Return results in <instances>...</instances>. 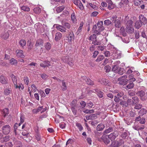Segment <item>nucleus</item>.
Returning <instances> with one entry per match:
<instances>
[{
	"instance_id": "obj_25",
	"label": "nucleus",
	"mask_w": 147,
	"mask_h": 147,
	"mask_svg": "<svg viewBox=\"0 0 147 147\" xmlns=\"http://www.w3.org/2000/svg\"><path fill=\"white\" fill-rule=\"evenodd\" d=\"M2 113L4 117H5L9 113V111L7 108H5L3 109L2 111Z\"/></svg>"
},
{
	"instance_id": "obj_17",
	"label": "nucleus",
	"mask_w": 147,
	"mask_h": 147,
	"mask_svg": "<svg viewBox=\"0 0 147 147\" xmlns=\"http://www.w3.org/2000/svg\"><path fill=\"white\" fill-rule=\"evenodd\" d=\"M123 103H124V102H123ZM125 104L124 105V106L125 107L127 106L128 105H134V103L132 101L131 99H128L127 102V103L126 102H125Z\"/></svg>"
},
{
	"instance_id": "obj_3",
	"label": "nucleus",
	"mask_w": 147,
	"mask_h": 147,
	"mask_svg": "<svg viewBox=\"0 0 147 147\" xmlns=\"http://www.w3.org/2000/svg\"><path fill=\"white\" fill-rule=\"evenodd\" d=\"M137 94L140 97L142 101L145 100V93L143 91H138L137 93Z\"/></svg>"
},
{
	"instance_id": "obj_61",
	"label": "nucleus",
	"mask_w": 147,
	"mask_h": 147,
	"mask_svg": "<svg viewBox=\"0 0 147 147\" xmlns=\"http://www.w3.org/2000/svg\"><path fill=\"white\" fill-rule=\"evenodd\" d=\"M13 146V144L11 142L6 143L5 144L6 147H12Z\"/></svg>"
},
{
	"instance_id": "obj_45",
	"label": "nucleus",
	"mask_w": 147,
	"mask_h": 147,
	"mask_svg": "<svg viewBox=\"0 0 147 147\" xmlns=\"http://www.w3.org/2000/svg\"><path fill=\"white\" fill-rule=\"evenodd\" d=\"M142 0H135L134 1V3L135 5L138 6L141 3Z\"/></svg>"
},
{
	"instance_id": "obj_19",
	"label": "nucleus",
	"mask_w": 147,
	"mask_h": 147,
	"mask_svg": "<svg viewBox=\"0 0 147 147\" xmlns=\"http://www.w3.org/2000/svg\"><path fill=\"white\" fill-rule=\"evenodd\" d=\"M126 31L129 33H132L134 32V28L133 26L126 27Z\"/></svg>"
},
{
	"instance_id": "obj_56",
	"label": "nucleus",
	"mask_w": 147,
	"mask_h": 147,
	"mask_svg": "<svg viewBox=\"0 0 147 147\" xmlns=\"http://www.w3.org/2000/svg\"><path fill=\"white\" fill-rule=\"evenodd\" d=\"M24 80L25 84L26 85H28L29 82L28 78L27 76L24 77Z\"/></svg>"
},
{
	"instance_id": "obj_46",
	"label": "nucleus",
	"mask_w": 147,
	"mask_h": 147,
	"mask_svg": "<svg viewBox=\"0 0 147 147\" xmlns=\"http://www.w3.org/2000/svg\"><path fill=\"white\" fill-rule=\"evenodd\" d=\"M95 91L97 92V94L100 98H102L103 97L102 92L99 91H98L97 89H95Z\"/></svg>"
},
{
	"instance_id": "obj_62",
	"label": "nucleus",
	"mask_w": 147,
	"mask_h": 147,
	"mask_svg": "<svg viewBox=\"0 0 147 147\" xmlns=\"http://www.w3.org/2000/svg\"><path fill=\"white\" fill-rule=\"evenodd\" d=\"M77 6L81 10H83L84 9V6L81 2Z\"/></svg>"
},
{
	"instance_id": "obj_20",
	"label": "nucleus",
	"mask_w": 147,
	"mask_h": 147,
	"mask_svg": "<svg viewBox=\"0 0 147 147\" xmlns=\"http://www.w3.org/2000/svg\"><path fill=\"white\" fill-rule=\"evenodd\" d=\"M105 128V126L102 123L99 124L97 126L96 129L98 131H101L102 130Z\"/></svg>"
},
{
	"instance_id": "obj_16",
	"label": "nucleus",
	"mask_w": 147,
	"mask_h": 147,
	"mask_svg": "<svg viewBox=\"0 0 147 147\" xmlns=\"http://www.w3.org/2000/svg\"><path fill=\"white\" fill-rule=\"evenodd\" d=\"M12 92V89L11 88H7L5 89L4 91V94L5 95H8Z\"/></svg>"
},
{
	"instance_id": "obj_58",
	"label": "nucleus",
	"mask_w": 147,
	"mask_h": 147,
	"mask_svg": "<svg viewBox=\"0 0 147 147\" xmlns=\"http://www.w3.org/2000/svg\"><path fill=\"white\" fill-rule=\"evenodd\" d=\"M113 130V129L112 127H109L108 129L105 130L104 132L105 134H108L110 132H111Z\"/></svg>"
},
{
	"instance_id": "obj_37",
	"label": "nucleus",
	"mask_w": 147,
	"mask_h": 147,
	"mask_svg": "<svg viewBox=\"0 0 147 147\" xmlns=\"http://www.w3.org/2000/svg\"><path fill=\"white\" fill-rule=\"evenodd\" d=\"M108 1H109V2H110L109 4L108 7V8L110 10L113 9L114 8V5L111 3V1L110 0H108Z\"/></svg>"
},
{
	"instance_id": "obj_24",
	"label": "nucleus",
	"mask_w": 147,
	"mask_h": 147,
	"mask_svg": "<svg viewBox=\"0 0 147 147\" xmlns=\"http://www.w3.org/2000/svg\"><path fill=\"white\" fill-rule=\"evenodd\" d=\"M15 86L16 88H18L19 89L23 90L24 88L23 85L21 83L17 84Z\"/></svg>"
},
{
	"instance_id": "obj_1",
	"label": "nucleus",
	"mask_w": 147,
	"mask_h": 147,
	"mask_svg": "<svg viewBox=\"0 0 147 147\" xmlns=\"http://www.w3.org/2000/svg\"><path fill=\"white\" fill-rule=\"evenodd\" d=\"M127 76H124L121 77L118 79L119 84L122 85H124L126 84L128 80L126 79Z\"/></svg>"
},
{
	"instance_id": "obj_22",
	"label": "nucleus",
	"mask_w": 147,
	"mask_h": 147,
	"mask_svg": "<svg viewBox=\"0 0 147 147\" xmlns=\"http://www.w3.org/2000/svg\"><path fill=\"white\" fill-rule=\"evenodd\" d=\"M43 43V41L41 39H38L35 45L36 47H40L42 45Z\"/></svg>"
},
{
	"instance_id": "obj_6",
	"label": "nucleus",
	"mask_w": 147,
	"mask_h": 147,
	"mask_svg": "<svg viewBox=\"0 0 147 147\" xmlns=\"http://www.w3.org/2000/svg\"><path fill=\"white\" fill-rule=\"evenodd\" d=\"M68 40V42L71 43L72 40L74 39V36L73 33L72 32H70L69 33L67 37Z\"/></svg>"
},
{
	"instance_id": "obj_36",
	"label": "nucleus",
	"mask_w": 147,
	"mask_h": 147,
	"mask_svg": "<svg viewBox=\"0 0 147 147\" xmlns=\"http://www.w3.org/2000/svg\"><path fill=\"white\" fill-rule=\"evenodd\" d=\"M20 46L23 47L26 45V41L24 40H21L19 42Z\"/></svg>"
},
{
	"instance_id": "obj_11",
	"label": "nucleus",
	"mask_w": 147,
	"mask_h": 147,
	"mask_svg": "<svg viewBox=\"0 0 147 147\" xmlns=\"http://www.w3.org/2000/svg\"><path fill=\"white\" fill-rule=\"evenodd\" d=\"M9 36V34L7 31L2 33L1 35V37L4 39H7L8 38Z\"/></svg>"
},
{
	"instance_id": "obj_21",
	"label": "nucleus",
	"mask_w": 147,
	"mask_h": 147,
	"mask_svg": "<svg viewBox=\"0 0 147 147\" xmlns=\"http://www.w3.org/2000/svg\"><path fill=\"white\" fill-rule=\"evenodd\" d=\"M61 34L60 32H57L56 33L55 35V40L57 41H58L61 39Z\"/></svg>"
},
{
	"instance_id": "obj_30",
	"label": "nucleus",
	"mask_w": 147,
	"mask_h": 147,
	"mask_svg": "<svg viewBox=\"0 0 147 147\" xmlns=\"http://www.w3.org/2000/svg\"><path fill=\"white\" fill-rule=\"evenodd\" d=\"M112 147H119L120 146V144L118 141H116L112 143L111 144Z\"/></svg>"
},
{
	"instance_id": "obj_60",
	"label": "nucleus",
	"mask_w": 147,
	"mask_h": 147,
	"mask_svg": "<svg viewBox=\"0 0 147 147\" xmlns=\"http://www.w3.org/2000/svg\"><path fill=\"white\" fill-rule=\"evenodd\" d=\"M15 144H17V145L15 147H22V143L20 141H17L16 142Z\"/></svg>"
},
{
	"instance_id": "obj_10",
	"label": "nucleus",
	"mask_w": 147,
	"mask_h": 147,
	"mask_svg": "<svg viewBox=\"0 0 147 147\" xmlns=\"http://www.w3.org/2000/svg\"><path fill=\"white\" fill-rule=\"evenodd\" d=\"M67 84L66 83V81L65 80L62 81V85L61 88L63 91H65L67 90Z\"/></svg>"
},
{
	"instance_id": "obj_8",
	"label": "nucleus",
	"mask_w": 147,
	"mask_h": 147,
	"mask_svg": "<svg viewBox=\"0 0 147 147\" xmlns=\"http://www.w3.org/2000/svg\"><path fill=\"white\" fill-rule=\"evenodd\" d=\"M97 25L98 26L97 28H98L99 31H102L104 30V28L103 26V22L102 21H100L98 22L97 24Z\"/></svg>"
},
{
	"instance_id": "obj_42",
	"label": "nucleus",
	"mask_w": 147,
	"mask_h": 147,
	"mask_svg": "<svg viewBox=\"0 0 147 147\" xmlns=\"http://www.w3.org/2000/svg\"><path fill=\"white\" fill-rule=\"evenodd\" d=\"M119 68L118 65H115L113 67L112 70L114 72L116 73Z\"/></svg>"
},
{
	"instance_id": "obj_41",
	"label": "nucleus",
	"mask_w": 147,
	"mask_h": 147,
	"mask_svg": "<svg viewBox=\"0 0 147 147\" xmlns=\"http://www.w3.org/2000/svg\"><path fill=\"white\" fill-rule=\"evenodd\" d=\"M63 26L65 28V29H69L71 27V25L70 24L68 23H65L63 24Z\"/></svg>"
},
{
	"instance_id": "obj_27",
	"label": "nucleus",
	"mask_w": 147,
	"mask_h": 147,
	"mask_svg": "<svg viewBox=\"0 0 147 147\" xmlns=\"http://www.w3.org/2000/svg\"><path fill=\"white\" fill-rule=\"evenodd\" d=\"M146 110L144 109H142L139 111V113L140 115H143L147 113Z\"/></svg>"
},
{
	"instance_id": "obj_29",
	"label": "nucleus",
	"mask_w": 147,
	"mask_h": 147,
	"mask_svg": "<svg viewBox=\"0 0 147 147\" xmlns=\"http://www.w3.org/2000/svg\"><path fill=\"white\" fill-rule=\"evenodd\" d=\"M116 58H120L121 55V53L120 51H116L115 54Z\"/></svg>"
},
{
	"instance_id": "obj_55",
	"label": "nucleus",
	"mask_w": 147,
	"mask_h": 147,
	"mask_svg": "<svg viewBox=\"0 0 147 147\" xmlns=\"http://www.w3.org/2000/svg\"><path fill=\"white\" fill-rule=\"evenodd\" d=\"M92 44H94V45H98L101 44V42L100 41H98L96 40L92 41Z\"/></svg>"
},
{
	"instance_id": "obj_63",
	"label": "nucleus",
	"mask_w": 147,
	"mask_h": 147,
	"mask_svg": "<svg viewBox=\"0 0 147 147\" xmlns=\"http://www.w3.org/2000/svg\"><path fill=\"white\" fill-rule=\"evenodd\" d=\"M41 77L44 80H46L48 77L47 75L45 74H42L40 75Z\"/></svg>"
},
{
	"instance_id": "obj_18",
	"label": "nucleus",
	"mask_w": 147,
	"mask_h": 147,
	"mask_svg": "<svg viewBox=\"0 0 147 147\" xmlns=\"http://www.w3.org/2000/svg\"><path fill=\"white\" fill-rule=\"evenodd\" d=\"M11 77L14 86L16 85V84H17V77L13 74H11Z\"/></svg>"
},
{
	"instance_id": "obj_5",
	"label": "nucleus",
	"mask_w": 147,
	"mask_h": 147,
	"mask_svg": "<svg viewBox=\"0 0 147 147\" xmlns=\"http://www.w3.org/2000/svg\"><path fill=\"white\" fill-rule=\"evenodd\" d=\"M139 21L142 24H145L147 23V20L146 18L142 15L139 16Z\"/></svg>"
},
{
	"instance_id": "obj_14",
	"label": "nucleus",
	"mask_w": 147,
	"mask_h": 147,
	"mask_svg": "<svg viewBox=\"0 0 147 147\" xmlns=\"http://www.w3.org/2000/svg\"><path fill=\"white\" fill-rule=\"evenodd\" d=\"M99 82L102 84L105 85H109V81L107 79L105 78H102L99 80Z\"/></svg>"
},
{
	"instance_id": "obj_12",
	"label": "nucleus",
	"mask_w": 147,
	"mask_h": 147,
	"mask_svg": "<svg viewBox=\"0 0 147 147\" xmlns=\"http://www.w3.org/2000/svg\"><path fill=\"white\" fill-rule=\"evenodd\" d=\"M0 82L3 84H6L7 83V79L3 76H0Z\"/></svg>"
},
{
	"instance_id": "obj_15",
	"label": "nucleus",
	"mask_w": 147,
	"mask_h": 147,
	"mask_svg": "<svg viewBox=\"0 0 147 147\" xmlns=\"http://www.w3.org/2000/svg\"><path fill=\"white\" fill-rule=\"evenodd\" d=\"M82 78L85 80L86 79V80H85V81L88 84L90 85H92L94 84V83L90 79L87 78L86 76L83 77Z\"/></svg>"
},
{
	"instance_id": "obj_59",
	"label": "nucleus",
	"mask_w": 147,
	"mask_h": 147,
	"mask_svg": "<svg viewBox=\"0 0 147 147\" xmlns=\"http://www.w3.org/2000/svg\"><path fill=\"white\" fill-rule=\"evenodd\" d=\"M68 57H63L62 59V61L64 63L68 62Z\"/></svg>"
},
{
	"instance_id": "obj_53",
	"label": "nucleus",
	"mask_w": 147,
	"mask_h": 147,
	"mask_svg": "<svg viewBox=\"0 0 147 147\" xmlns=\"http://www.w3.org/2000/svg\"><path fill=\"white\" fill-rule=\"evenodd\" d=\"M76 125L78 127L80 131H82L83 129V127L80 123H77L76 124Z\"/></svg>"
},
{
	"instance_id": "obj_34",
	"label": "nucleus",
	"mask_w": 147,
	"mask_h": 147,
	"mask_svg": "<svg viewBox=\"0 0 147 147\" xmlns=\"http://www.w3.org/2000/svg\"><path fill=\"white\" fill-rule=\"evenodd\" d=\"M142 24V23L139 21H137L135 23V27L137 29H139L141 27Z\"/></svg>"
},
{
	"instance_id": "obj_44",
	"label": "nucleus",
	"mask_w": 147,
	"mask_h": 147,
	"mask_svg": "<svg viewBox=\"0 0 147 147\" xmlns=\"http://www.w3.org/2000/svg\"><path fill=\"white\" fill-rule=\"evenodd\" d=\"M129 80L130 82H134L136 80L135 78L134 77V76L133 75H129Z\"/></svg>"
},
{
	"instance_id": "obj_13",
	"label": "nucleus",
	"mask_w": 147,
	"mask_h": 147,
	"mask_svg": "<svg viewBox=\"0 0 147 147\" xmlns=\"http://www.w3.org/2000/svg\"><path fill=\"white\" fill-rule=\"evenodd\" d=\"M93 32L96 35H99L100 34V32L101 31H99L96 25L94 26L93 28Z\"/></svg>"
},
{
	"instance_id": "obj_47",
	"label": "nucleus",
	"mask_w": 147,
	"mask_h": 147,
	"mask_svg": "<svg viewBox=\"0 0 147 147\" xmlns=\"http://www.w3.org/2000/svg\"><path fill=\"white\" fill-rule=\"evenodd\" d=\"M104 58L103 55H100L96 59V62H99L102 60Z\"/></svg>"
},
{
	"instance_id": "obj_31",
	"label": "nucleus",
	"mask_w": 147,
	"mask_h": 147,
	"mask_svg": "<svg viewBox=\"0 0 147 147\" xmlns=\"http://www.w3.org/2000/svg\"><path fill=\"white\" fill-rule=\"evenodd\" d=\"M9 140V136H5V137H3L1 139V142L3 143L6 142Z\"/></svg>"
},
{
	"instance_id": "obj_33",
	"label": "nucleus",
	"mask_w": 147,
	"mask_h": 147,
	"mask_svg": "<svg viewBox=\"0 0 147 147\" xmlns=\"http://www.w3.org/2000/svg\"><path fill=\"white\" fill-rule=\"evenodd\" d=\"M95 115L94 114H92L89 115H87L86 116V117L87 120H89L90 119H93L94 118Z\"/></svg>"
},
{
	"instance_id": "obj_64",
	"label": "nucleus",
	"mask_w": 147,
	"mask_h": 147,
	"mask_svg": "<svg viewBox=\"0 0 147 147\" xmlns=\"http://www.w3.org/2000/svg\"><path fill=\"white\" fill-rule=\"evenodd\" d=\"M80 104L83 108L85 107L86 105V102L83 101H81L80 102Z\"/></svg>"
},
{
	"instance_id": "obj_7",
	"label": "nucleus",
	"mask_w": 147,
	"mask_h": 147,
	"mask_svg": "<svg viewBox=\"0 0 147 147\" xmlns=\"http://www.w3.org/2000/svg\"><path fill=\"white\" fill-rule=\"evenodd\" d=\"M16 55L18 57L24 58V55L23 54V51L21 50H18L16 51Z\"/></svg>"
},
{
	"instance_id": "obj_4",
	"label": "nucleus",
	"mask_w": 147,
	"mask_h": 147,
	"mask_svg": "<svg viewBox=\"0 0 147 147\" xmlns=\"http://www.w3.org/2000/svg\"><path fill=\"white\" fill-rule=\"evenodd\" d=\"M118 136V134L117 132H115L111 134L108 136V138L111 141L115 140L116 137Z\"/></svg>"
},
{
	"instance_id": "obj_51",
	"label": "nucleus",
	"mask_w": 147,
	"mask_h": 147,
	"mask_svg": "<svg viewBox=\"0 0 147 147\" xmlns=\"http://www.w3.org/2000/svg\"><path fill=\"white\" fill-rule=\"evenodd\" d=\"M21 9L24 11H29L30 10L29 8L26 6H23L21 7Z\"/></svg>"
},
{
	"instance_id": "obj_49",
	"label": "nucleus",
	"mask_w": 147,
	"mask_h": 147,
	"mask_svg": "<svg viewBox=\"0 0 147 147\" xmlns=\"http://www.w3.org/2000/svg\"><path fill=\"white\" fill-rule=\"evenodd\" d=\"M31 87L32 88L31 91L32 92H35L37 90V89L34 84H32Z\"/></svg>"
},
{
	"instance_id": "obj_32",
	"label": "nucleus",
	"mask_w": 147,
	"mask_h": 147,
	"mask_svg": "<svg viewBox=\"0 0 147 147\" xmlns=\"http://www.w3.org/2000/svg\"><path fill=\"white\" fill-rule=\"evenodd\" d=\"M107 136H106L103 137V140L105 144H108L109 143L110 141L109 139V138H107Z\"/></svg>"
},
{
	"instance_id": "obj_38",
	"label": "nucleus",
	"mask_w": 147,
	"mask_h": 147,
	"mask_svg": "<svg viewBox=\"0 0 147 147\" xmlns=\"http://www.w3.org/2000/svg\"><path fill=\"white\" fill-rule=\"evenodd\" d=\"M133 22L130 20H128L126 23V27H130L133 26Z\"/></svg>"
},
{
	"instance_id": "obj_50",
	"label": "nucleus",
	"mask_w": 147,
	"mask_h": 147,
	"mask_svg": "<svg viewBox=\"0 0 147 147\" xmlns=\"http://www.w3.org/2000/svg\"><path fill=\"white\" fill-rule=\"evenodd\" d=\"M104 69L105 70V71L107 72H108L110 71L111 67L109 65H107L105 67Z\"/></svg>"
},
{
	"instance_id": "obj_2",
	"label": "nucleus",
	"mask_w": 147,
	"mask_h": 147,
	"mask_svg": "<svg viewBox=\"0 0 147 147\" xmlns=\"http://www.w3.org/2000/svg\"><path fill=\"white\" fill-rule=\"evenodd\" d=\"M10 127L9 125H5L2 128L3 132L5 135L8 134L10 131Z\"/></svg>"
},
{
	"instance_id": "obj_57",
	"label": "nucleus",
	"mask_w": 147,
	"mask_h": 147,
	"mask_svg": "<svg viewBox=\"0 0 147 147\" xmlns=\"http://www.w3.org/2000/svg\"><path fill=\"white\" fill-rule=\"evenodd\" d=\"M112 22L109 19L105 20L104 21V24L107 25H108L111 24Z\"/></svg>"
},
{
	"instance_id": "obj_23",
	"label": "nucleus",
	"mask_w": 147,
	"mask_h": 147,
	"mask_svg": "<svg viewBox=\"0 0 147 147\" xmlns=\"http://www.w3.org/2000/svg\"><path fill=\"white\" fill-rule=\"evenodd\" d=\"M9 62L11 65H16L18 63L17 61L13 58L10 60Z\"/></svg>"
},
{
	"instance_id": "obj_39",
	"label": "nucleus",
	"mask_w": 147,
	"mask_h": 147,
	"mask_svg": "<svg viewBox=\"0 0 147 147\" xmlns=\"http://www.w3.org/2000/svg\"><path fill=\"white\" fill-rule=\"evenodd\" d=\"M116 73L120 75L123 74L124 73L123 69L119 67Z\"/></svg>"
},
{
	"instance_id": "obj_54",
	"label": "nucleus",
	"mask_w": 147,
	"mask_h": 147,
	"mask_svg": "<svg viewBox=\"0 0 147 147\" xmlns=\"http://www.w3.org/2000/svg\"><path fill=\"white\" fill-rule=\"evenodd\" d=\"M134 86V84L132 82L129 83L127 86L128 89H131L133 88Z\"/></svg>"
},
{
	"instance_id": "obj_43",
	"label": "nucleus",
	"mask_w": 147,
	"mask_h": 147,
	"mask_svg": "<svg viewBox=\"0 0 147 147\" xmlns=\"http://www.w3.org/2000/svg\"><path fill=\"white\" fill-rule=\"evenodd\" d=\"M45 47L47 50H49L51 48V45L49 43L47 42L45 45Z\"/></svg>"
},
{
	"instance_id": "obj_40",
	"label": "nucleus",
	"mask_w": 147,
	"mask_h": 147,
	"mask_svg": "<svg viewBox=\"0 0 147 147\" xmlns=\"http://www.w3.org/2000/svg\"><path fill=\"white\" fill-rule=\"evenodd\" d=\"M83 112L86 113H91L94 112V110L93 109L88 110L86 109L83 111Z\"/></svg>"
},
{
	"instance_id": "obj_52",
	"label": "nucleus",
	"mask_w": 147,
	"mask_h": 147,
	"mask_svg": "<svg viewBox=\"0 0 147 147\" xmlns=\"http://www.w3.org/2000/svg\"><path fill=\"white\" fill-rule=\"evenodd\" d=\"M115 27L117 28H119L121 26V24L120 21H115Z\"/></svg>"
},
{
	"instance_id": "obj_28",
	"label": "nucleus",
	"mask_w": 147,
	"mask_h": 147,
	"mask_svg": "<svg viewBox=\"0 0 147 147\" xmlns=\"http://www.w3.org/2000/svg\"><path fill=\"white\" fill-rule=\"evenodd\" d=\"M34 11L35 13L37 14H39L41 11V9L39 7L35 8L34 9Z\"/></svg>"
},
{
	"instance_id": "obj_26",
	"label": "nucleus",
	"mask_w": 147,
	"mask_h": 147,
	"mask_svg": "<svg viewBox=\"0 0 147 147\" xmlns=\"http://www.w3.org/2000/svg\"><path fill=\"white\" fill-rule=\"evenodd\" d=\"M64 8L63 6H59L57 8L56 11L58 13H59L64 9Z\"/></svg>"
},
{
	"instance_id": "obj_9",
	"label": "nucleus",
	"mask_w": 147,
	"mask_h": 147,
	"mask_svg": "<svg viewBox=\"0 0 147 147\" xmlns=\"http://www.w3.org/2000/svg\"><path fill=\"white\" fill-rule=\"evenodd\" d=\"M56 26V28L57 29L61 31L62 32H65V28L63 26L61 25H54V26Z\"/></svg>"
},
{
	"instance_id": "obj_48",
	"label": "nucleus",
	"mask_w": 147,
	"mask_h": 147,
	"mask_svg": "<svg viewBox=\"0 0 147 147\" xmlns=\"http://www.w3.org/2000/svg\"><path fill=\"white\" fill-rule=\"evenodd\" d=\"M89 39V40L92 41L94 40H96V35L94 34H93L92 35H91Z\"/></svg>"
},
{
	"instance_id": "obj_35",
	"label": "nucleus",
	"mask_w": 147,
	"mask_h": 147,
	"mask_svg": "<svg viewBox=\"0 0 147 147\" xmlns=\"http://www.w3.org/2000/svg\"><path fill=\"white\" fill-rule=\"evenodd\" d=\"M131 99L134 104H136L138 102L139 100L137 96L133 97Z\"/></svg>"
}]
</instances>
